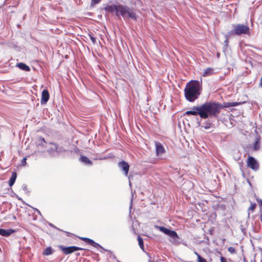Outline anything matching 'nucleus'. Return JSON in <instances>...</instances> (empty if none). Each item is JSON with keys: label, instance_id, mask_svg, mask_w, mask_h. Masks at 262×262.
Returning <instances> with one entry per match:
<instances>
[{"label": "nucleus", "instance_id": "f257e3e1", "mask_svg": "<svg viewBox=\"0 0 262 262\" xmlns=\"http://www.w3.org/2000/svg\"><path fill=\"white\" fill-rule=\"evenodd\" d=\"M242 103L238 102H228L221 104L217 102L206 101L199 105L200 117L205 119L208 118H217L221 109L238 106Z\"/></svg>", "mask_w": 262, "mask_h": 262}, {"label": "nucleus", "instance_id": "f03ea898", "mask_svg": "<svg viewBox=\"0 0 262 262\" xmlns=\"http://www.w3.org/2000/svg\"><path fill=\"white\" fill-rule=\"evenodd\" d=\"M106 12L113 13L115 12V15L117 17L122 16L125 21L130 19L136 21L138 18L135 9L125 5L117 4L106 5L104 8Z\"/></svg>", "mask_w": 262, "mask_h": 262}, {"label": "nucleus", "instance_id": "7ed1b4c3", "mask_svg": "<svg viewBox=\"0 0 262 262\" xmlns=\"http://www.w3.org/2000/svg\"><path fill=\"white\" fill-rule=\"evenodd\" d=\"M202 82L198 80L188 82L184 89V95L189 102H194L200 95L202 91Z\"/></svg>", "mask_w": 262, "mask_h": 262}, {"label": "nucleus", "instance_id": "20e7f679", "mask_svg": "<svg viewBox=\"0 0 262 262\" xmlns=\"http://www.w3.org/2000/svg\"><path fill=\"white\" fill-rule=\"evenodd\" d=\"M233 29L227 32V36L249 34L250 28L248 26L244 24H232Z\"/></svg>", "mask_w": 262, "mask_h": 262}, {"label": "nucleus", "instance_id": "39448f33", "mask_svg": "<svg viewBox=\"0 0 262 262\" xmlns=\"http://www.w3.org/2000/svg\"><path fill=\"white\" fill-rule=\"evenodd\" d=\"M80 239L85 242L86 244L93 246L96 248H100V252L102 253H104V252H107V257L108 258V260H116L117 262H120L119 260L116 259V257L115 255L110 251L105 249L103 247H102L100 244L95 242L94 240L88 238V237H79Z\"/></svg>", "mask_w": 262, "mask_h": 262}, {"label": "nucleus", "instance_id": "423d86ee", "mask_svg": "<svg viewBox=\"0 0 262 262\" xmlns=\"http://www.w3.org/2000/svg\"><path fill=\"white\" fill-rule=\"evenodd\" d=\"M64 151V148L61 146H59L53 142H50L48 144L47 152L52 157H56L59 154Z\"/></svg>", "mask_w": 262, "mask_h": 262}, {"label": "nucleus", "instance_id": "0eeeda50", "mask_svg": "<svg viewBox=\"0 0 262 262\" xmlns=\"http://www.w3.org/2000/svg\"><path fill=\"white\" fill-rule=\"evenodd\" d=\"M156 227L157 229H158L161 232L169 236V237H170L171 238L174 240L180 238L177 233L174 230H171L170 229H168L163 226H156Z\"/></svg>", "mask_w": 262, "mask_h": 262}, {"label": "nucleus", "instance_id": "6e6552de", "mask_svg": "<svg viewBox=\"0 0 262 262\" xmlns=\"http://www.w3.org/2000/svg\"><path fill=\"white\" fill-rule=\"evenodd\" d=\"M247 165L249 167L254 171L259 168V164L257 160L253 157L249 156L247 159Z\"/></svg>", "mask_w": 262, "mask_h": 262}, {"label": "nucleus", "instance_id": "1a4fd4ad", "mask_svg": "<svg viewBox=\"0 0 262 262\" xmlns=\"http://www.w3.org/2000/svg\"><path fill=\"white\" fill-rule=\"evenodd\" d=\"M48 144L43 137H39L36 142L38 150L40 152H44L45 149L47 148Z\"/></svg>", "mask_w": 262, "mask_h": 262}, {"label": "nucleus", "instance_id": "9d476101", "mask_svg": "<svg viewBox=\"0 0 262 262\" xmlns=\"http://www.w3.org/2000/svg\"><path fill=\"white\" fill-rule=\"evenodd\" d=\"M118 166L124 173V176H127L129 169V165L125 161H121L118 162Z\"/></svg>", "mask_w": 262, "mask_h": 262}, {"label": "nucleus", "instance_id": "9b49d317", "mask_svg": "<svg viewBox=\"0 0 262 262\" xmlns=\"http://www.w3.org/2000/svg\"><path fill=\"white\" fill-rule=\"evenodd\" d=\"M62 252L66 254H70L78 250H83V249L77 246L60 247Z\"/></svg>", "mask_w": 262, "mask_h": 262}, {"label": "nucleus", "instance_id": "f8f14e48", "mask_svg": "<svg viewBox=\"0 0 262 262\" xmlns=\"http://www.w3.org/2000/svg\"><path fill=\"white\" fill-rule=\"evenodd\" d=\"M200 112L199 105L198 106H193L191 110L186 111L184 115H192V116H197L199 115L200 116Z\"/></svg>", "mask_w": 262, "mask_h": 262}, {"label": "nucleus", "instance_id": "ddd939ff", "mask_svg": "<svg viewBox=\"0 0 262 262\" xmlns=\"http://www.w3.org/2000/svg\"><path fill=\"white\" fill-rule=\"evenodd\" d=\"M214 118H207V120L205 121L204 123L201 125L200 121L198 122V125L200 126H201L202 127L206 129H209L210 128L213 123V119Z\"/></svg>", "mask_w": 262, "mask_h": 262}, {"label": "nucleus", "instance_id": "4468645a", "mask_svg": "<svg viewBox=\"0 0 262 262\" xmlns=\"http://www.w3.org/2000/svg\"><path fill=\"white\" fill-rule=\"evenodd\" d=\"M156 155L159 156L165 152V149L163 145L159 142H155Z\"/></svg>", "mask_w": 262, "mask_h": 262}, {"label": "nucleus", "instance_id": "2eb2a0df", "mask_svg": "<svg viewBox=\"0 0 262 262\" xmlns=\"http://www.w3.org/2000/svg\"><path fill=\"white\" fill-rule=\"evenodd\" d=\"M49 98L50 94L48 91L47 89L43 90L41 93L40 103L41 104H46L48 101Z\"/></svg>", "mask_w": 262, "mask_h": 262}, {"label": "nucleus", "instance_id": "dca6fc26", "mask_svg": "<svg viewBox=\"0 0 262 262\" xmlns=\"http://www.w3.org/2000/svg\"><path fill=\"white\" fill-rule=\"evenodd\" d=\"M214 260L216 261L220 260V262H227L226 258L223 256L221 252L216 251L212 254Z\"/></svg>", "mask_w": 262, "mask_h": 262}, {"label": "nucleus", "instance_id": "f3484780", "mask_svg": "<svg viewBox=\"0 0 262 262\" xmlns=\"http://www.w3.org/2000/svg\"><path fill=\"white\" fill-rule=\"evenodd\" d=\"M15 230L12 229H2L0 228V235L3 236L8 237L13 233Z\"/></svg>", "mask_w": 262, "mask_h": 262}, {"label": "nucleus", "instance_id": "a211bd4d", "mask_svg": "<svg viewBox=\"0 0 262 262\" xmlns=\"http://www.w3.org/2000/svg\"><path fill=\"white\" fill-rule=\"evenodd\" d=\"M79 161L85 165L92 166L93 165L92 161L85 156H81Z\"/></svg>", "mask_w": 262, "mask_h": 262}, {"label": "nucleus", "instance_id": "6ab92c4d", "mask_svg": "<svg viewBox=\"0 0 262 262\" xmlns=\"http://www.w3.org/2000/svg\"><path fill=\"white\" fill-rule=\"evenodd\" d=\"M260 136L259 135L257 136L253 147V150L254 151H257L260 149Z\"/></svg>", "mask_w": 262, "mask_h": 262}, {"label": "nucleus", "instance_id": "aec40b11", "mask_svg": "<svg viewBox=\"0 0 262 262\" xmlns=\"http://www.w3.org/2000/svg\"><path fill=\"white\" fill-rule=\"evenodd\" d=\"M16 66L20 70H22L26 72H29L31 70L30 67L26 63L23 62L18 63Z\"/></svg>", "mask_w": 262, "mask_h": 262}, {"label": "nucleus", "instance_id": "412c9836", "mask_svg": "<svg viewBox=\"0 0 262 262\" xmlns=\"http://www.w3.org/2000/svg\"><path fill=\"white\" fill-rule=\"evenodd\" d=\"M17 178V173L16 172L14 171L12 173L11 177L9 180V185L10 187L12 186L15 182L16 179Z\"/></svg>", "mask_w": 262, "mask_h": 262}, {"label": "nucleus", "instance_id": "4be33fe9", "mask_svg": "<svg viewBox=\"0 0 262 262\" xmlns=\"http://www.w3.org/2000/svg\"><path fill=\"white\" fill-rule=\"evenodd\" d=\"M214 73V69L211 68H208L204 70L203 76L207 77L213 75Z\"/></svg>", "mask_w": 262, "mask_h": 262}, {"label": "nucleus", "instance_id": "5701e85b", "mask_svg": "<svg viewBox=\"0 0 262 262\" xmlns=\"http://www.w3.org/2000/svg\"><path fill=\"white\" fill-rule=\"evenodd\" d=\"M137 239L138 241V244H139L140 248L143 251H145L144 247V242H143V240L142 238L140 235H138V237H137Z\"/></svg>", "mask_w": 262, "mask_h": 262}, {"label": "nucleus", "instance_id": "b1692460", "mask_svg": "<svg viewBox=\"0 0 262 262\" xmlns=\"http://www.w3.org/2000/svg\"><path fill=\"white\" fill-rule=\"evenodd\" d=\"M53 251V249L51 247H49L46 248L44 250V251L43 252V254L45 255H51L52 254Z\"/></svg>", "mask_w": 262, "mask_h": 262}, {"label": "nucleus", "instance_id": "393cba45", "mask_svg": "<svg viewBox=\"0 0 262 262\" xmlns=\"http://www.w3.org/2000/svg\"><path fill=\"white\" fill-rule=\"evenodd\" d=\"M231 36H227V33L226 34L225 37L226 38V40L224 41V47H223V51H225L227 49V48L228 45V38H229Z\"/></svg>", "mask_w": 262, "mask_h": 262}, {"label": "nucleus", "instance_id": "a878e982", "mask_svg": "<svg viewBox=\"0 0 262 262\" xmlns=\"http://www.w3.org/2000/svg\"><path fill=\"white\" fill-rule=\"evenodd\" d=\"M195 254L197 255L198 257V262H207L206 260L202 257L200 255L197 253L196 252H194Z\"/></svg>", "mask_w": 262, "mask_h": 262}, {"label": "nucleus", "instance_id": "bb28decb", "mask_svg": "<svg viewBox=\"0 0 262 262\" xmlns=\"http://www.w3.org/2000/svg\"><path fill=\"white\" fill-rule=\"evenodd\" d=\"M247 223L245 224V225L241 224L240 225V229L241 230V231L242 233H243L244 234L246 233L247 231Z\"/></svg>", "mask_w": 262, "mask_h": 262}, {"label": "nucleus", "instance_id": "cd10ccee", "mask_svg": "<svg viewBox=\"0 0 262 262\" xmlns=\"http://www.w3.org/2000/svg\"><path fill=\"white\" fill-rule=\"evenodd\" d=\"M22 189L25 191V193H26L27 195H29L30 193V192L28 189V187L26 184H23L22 185Z\"/></svg>", "mask_w": 262, "mask_h": 262}, {"label": "nucleus", "instance_id": "c85d7f7f", "mask_svg": "<svg viewBox=\"0 0 262 262\" xmlns=\"http://www.w3.org/2000/svg\"><path fill=\"white\" fill-rule=\"evenodd\" d=\"M89 36L93 43L95 44L96 43V38L91 34H89Z\"/></svg>", "mask_w": 262, "mask_h": 262}, {"label": "nucleus", "instance_id": "c756f323", "mask_svg": "<svg viewBox=\"0 0 262 262\" xmlns=\"http://www.w3.org/2000/svg\"><path fill=\"white\" fill-rule=\"evenodd\" d=\"M101 0H91V7L94 6V5L98 4L101 2Z\"/></svg>", "mask_w": 262, "mask_h": 262}, {"label": "nucleus", "instance_id": "7c9ffc66", "mask_svg": "<svg viewBox=\"0 0 262 262\" xmlns=\"http://www.w3.org/2000/svg\"><path fill=\"white\" fill-rule=\"evenodd\" d=\"M228 251L231 253V254H234L235 253V249L234 247H230L228 248Z\"/></svg>", "mask_w": 262, "mask_h": 262}, {"label": "nucleus", "instance_id": "2f4dec72", "mask_svg": "<svg viewBox=\"0 0 262 262\" xmlns=\"http://www.w3.org/2000/svg\"><path fill=\"white\" fill-rule=\"evenodd\" d=\"M256 207V204L255 203L251 204L250 207L249 208V210L253 211Z\"/></svg>", "mask_w": 262, "mask_h": 262}, {"label": "nucleus", "instance_id": "473e14b6", "mask_svg": "<svg viewBox=\"0 0 262 262\" xmlns=\"http://www.w3.org/2000/svg\"><path fill=\"white\" fill-rule=\"evenodd\" d=\"M49 225L52 227V228H55V229L57 230H59V231H62L61 229H60L59 228H58V227H57L56 226H55V225H54L53 224H52V223H49Z\"/></svg>", "mask_w": 262, "mask_h": 262}, {"label": "nucleus", "instance_id": "72a5a7b5", "mask_svg": "<svg viewBox=\"0 0 262 262\" xmlns=\"http://www.w3.org/2000/svg\"><path fill=\"white\" fill-rule=\"evenodd\" d=\"M26 160H27V158L26 157H24L23 159H22V161H21V165L23 166H24L26 164Z\"/></svg>", "mask_w": 262, "mask_h": 262}, {"label": "nucleus", "instance_id": "f704fd0d", "mask_svg": "<svg viewBox=\"0 0 262 262\" xmlns=\"http://www.w3.org/2000/svg\"><path fill=\"white\" fill-rule=\"evenodd\" d=\"M257 202H258L259 206L262 207V200H257Z\"/></svg>", "mask_w": 262, "mask_h": 262}, {"label": "nucleus", "instance_id": "c9c22d12", "mask_svg": "<svg viewBox=\"0 0 262 262\" xmlns=\"http://www.w3.org/2000/svg\"><path fill=\"white\" fill-rule=\"evenodd\" d=\"M18 200L22 201V199L21 198L19 197L17 195H16L15 196Z\"/></svg>", "mask_w": 262, "mask_h": 262}, {"label": "nucleus", "instance_id": "e433bc0d", "mask_svg": "<svg viewBox=\"0 0 262 262\" xmlns=\"http://www.w3.org/2000/svg\"><path fill=\"white\" fill-rule=\"evenodd\" d=\"M35 209L36 211V212H37V213H38L39 214H41V213H40V211L38 209H36V208Z\"/></svg>", "mask_w": 262, "mask_h": 262}, {"label": "nucleus", "instance_id": "4c0bfd02", "mask_svg": "<svg viewBox=\"0 0 262 262\" xmlns=\"http://www.w3.org/2000/svg\"><path fill=\"white\" fill-rule=\"evenodd\" d=\"M260 87L262 88V76H261V77L260 78Z\"/></svg>", "mask_w": 262, "mask_h": 262}, {"label": "nucleus", "instance_id": "58836bf2", "mask_svg": "<svg viewBox=\"0 0 262 262\" xmlns=\"http://www.w3.org/2000/svg\"><path fill=\"white\" fill-rule=\"evenodd\" d=\"M65 232L67 233V234L69 236H70V235L71 234V233L69 232H67V231H65Z\"/></svg>", "mask_w": 262, "mask_h": 262}, {"label": "nucleus", "instance_id": "ea45409f", "mask_svg": "<svg viewBox=\"0 0 262 262\" xmlns=\"http://www.w3.org/2000/svg\"><path fill=\"white\" fill-rule=\"evenodd\" d=\"M128 180L129 181V185L130 186L131 185V183H130V176H128Z\"/></svg>", "mask_w": 262, "mask_h": 262}, {"label": "nucleus", "instance_id": "a19ab883", "mask_svg": "<svg viewBox=\"0 0 262 262\" xmlns=\"http://www.w3.org/2000/svg\"><path fill=\"white\" fill-rule=\"evenodd\" d=\"M16 195H17L16 193H13V196H16Z\"/></svg>", "mask_w": 262, "mask_h": 262}, {"label": "nucleus", "instance_id": "79ce46f5", "mask_svg": "<svg viewBox=\"0 0 262 262\" xmlns=\"http://www.w3.org/2000/svg\"><path fill=\"white\" fill-rule=\"evenodd\" d=\"M148 262H154V261L149 260Z\"/></svg>", "mask_w": 262, "mask_h": 262}, {"label": "nucleus", "instance_id": "37998d69", "mask_svg": "<svg viewBox=\"0 0 262 262\" xmlns=\"http://www.w3.org/2000/svg\"><path fill=\"white\" fill-rule=\"evenodd\" d=\"M220 55V54L218 53L217 55V56H219Z\"/></svg>", "mask_w": 262, "mask_h": 262}]
</instances>
